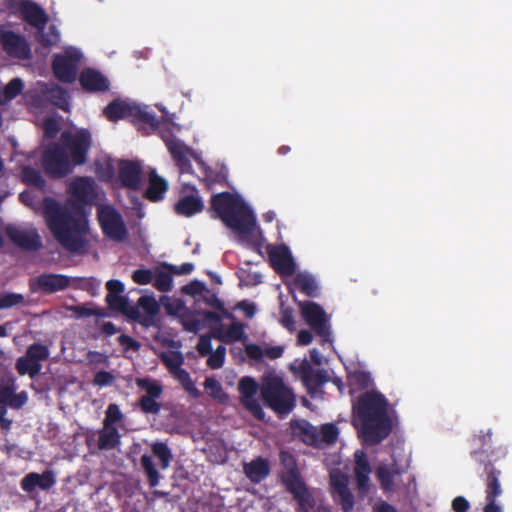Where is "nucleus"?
Here are the masks:
<instances>
[{"mask_svg": "<svg viewBox=\"0 0 512 512\" xmlns=\"http://www.w3.org/2000/svg\"><path fill=\"white\" fill-rule=\"evenodd\" d=\"M472 443L476 447L471 450L470 456L479 466V478L484 483V493L486 504L483 512H504L497 498L503 494L500 482L501 470L497 464L506 458L508 454L507 447L502 444H496L493 440L492 431L481 432L474 435Z\"/></svg>", "mask_w": 512, "mask_h": 512, "instance_id": "nucleus-1", "label": "nucleus"}, {"mask_svg": "<svg viewBox=\"0 0 512 512\" xmlns=\"http://www.w3.org/2000/svg\"><path fill=\"white\" fill-rule=\"evenodd\" d=\"M388 400L377 391L361 394L353 406V425L362 443L375 446L392 432L393 423L388 412Z\"/></svg>", "mask_w": 512, "mask_h": 512, "instance_id": "nucleus-2", "label": "nucleus"}, {"mask_svg": "<svg viewBox=\"0 0 512 512\" xmlns=\"http://www.w3.org/2000/svg\"><path fill=\"white\" fill-rule=\"evenodd\" d=\"M210 210L214 213L212 217L219 218L240 240L260 251L261 242L255 236V215L242 199L230 192L215 194L210 200Z\"/></svg>", "mask_w": 512, "mask_h": 512, "instance_id": "nucleus-3", "label": "nucleus"}, {"mask_svg": "<svg viewBox=\"0 0 512 512\" xmlns=\"http://www.w3.org/2000/svg\"><path fill=\"white\" fill-rule=\"evenodd\" d=\"M43 214L48 228L63 248L72 253L84 249L82 234L87 229L85 220L74 216L68 208L50 197L44 199Z\"/></svg>", "mask_w": 512, "mask_h": 512, "instance_id": "nucleus-4", "label": "nucleus"}, {"mask_svg": "<svg viewBox=\"0 0 512 512\" xmlns=\"http://www.w3.org/2000/svg\"><path fill=\"white\" fill-rule=\"evenodd\" d=\"M279 458L284 467V471L280 474V480L286 491L296 501V511L310 512L315 507L316 501L301 476L295 457L290 452L281 451Z\"/></svg>", "mask_w": 512, "mask_h": 512, "instance_id": "nucleus-5", "label": "nucleus"}, {"mask_svg": "<svg viewBox=\"0 0 512 512\" xmlns=\"http://www.w3.org/2000/svg\"><path fill=\"white\" fill-rule=\"evenodd\" d=\"M264 405L279 416L288 415L296 406V395L279 376L265 378L261 386Z\"/></svg>", "mask_w": 512, "mask_h": 512, "instance_id": "nucleus-6", "label": "nucleus"}, {"mask_svg": "<svg viewBox=\"0 0 512 512\" xmlns=\"http://www.w3.org/2000/svg\"><path fill=\"white\" fill-rule=\"evenodd\" d=\"M42 165L46 174L52 178H63L72 171L67 151L60 142L47 145L43 152Z\"/></svg>", "mask_w": 512, "mask_h": 512, "instance_id": "nucleus-7", "label": "nucleus"}, {"mask_svg": "<svg viewBox=\"0 0 512 512\" xmlns=\"http://www.w3.org/2000/svg\"><path fill=\"white\" fill-rule=\"evenodd\" d=\"M97 220L105 237L115 242H123L128 237V230L122 215L110 205L97 208Z\"/></svg>", "mask_w": 512, "mask_h": 512, "instance_id": "nucleus-8", "label": "nucleus"}, {"mask_svg": "<svg viewBox=\"0 0 512 512\" xmlns=\"http://www.w3.org/2000/svg\"><path fill=\"white\" fill-rule=\"evenodd\" d=\"M60 143L66 151H69L73 166L84 165L87 162L88 152L91 147V135L85 130L71 132L65 130L61 133Z\"/></svg>", "mask_w": 512, "mask_h": 512, "instance_id": "nucleus-9", "label": "nucleus"}, {"mask_svg": "<svg viewBox=\"0 0 512 512\" xmlns=\"http://www.w3.org/2000/svg\"><path fill=\"white\" fill-rule=\"evenodd\" d=\"M299 305L302 318L306 324L317 336L322 338L323 342H330L331 330L329 317L322 306L312 301L301 302Z\"/></svg>", "mask_w": 512, "mask_h": 512, "instance_id": "nucleus-10", "label": "nucleus"}, {"mask_svg": "<svg viewBox=\"0 0 512 512\" xmlns=\"http://www.w3.org/2000/svg\"><path fill=\"white\" fill-rule=\"evenodd\" d=\"M82 54L75 48H69L63 54H56L52 62L55 77L63 83H71L76 79Z\"/></svg>", "mask_w": 512, "mask_h": 512, "instance_id": "nucleus-11", "label": "nucleus"}, {"mask_svg": "<svg viewBox=\"0 0 512 512\" xmlns=\"http://www.w3.org/2000/svg\"><path fill=\"white\" fill-rule=\"evenodd\" d=\"M137 387L146 392L138 401V407L144 414L157 415L161 411V403L157 401L163 393V386L158 380L150 377L136 378Z\"/></svg>", "mask_w": 512, "mask_h": 512, "instance_id": "nucleus-12", "label": "nucleus"}, {"mask_svg": "<svg viewBox=\"0 0 512 512\" xmlns=\"http://www.w3.org/2000/svg\"><path fill=\"white\" fill-rule=\"evenodd\" d=\"M50 351L46 345L33 343L28 346L24 356L16 361V369L20 375L28 374L31 378H35L41 371V362L49 358Z\"/></svg>", "mask_w": 512, "mask_h": 512, "instance_id": "nucleus-13", "label": "nucleus"}, {"mask_svg": "<svg viewBox=\"0 0 512 512\" xmlns=\"http://www.w3.org/2000/svg\"><path fill=\"white\" fill-rule=\"evenodd\" d=\"M204 210V202L198 189L189 183L181 185L179 199L174 204V212L179 216L192 217Z\"/></svg>", "mask_w": 512, "mask_h": 512, "instance_id": "nucleus-14", "label": "nucleus"}, {"mask_svg": "<svg viewBox=\"0 0 512 512\" xmlns=\"http://www.w3.org/2000/svg\"><path fill=\"white\" fill-rule=\"evenodd\" d=\"M71 284L70 277L63 274L42 273L36 278L30 279L29 288L32 292L53 294L66 290Z\"/></svg>", "mask_w": 512, "mask_h": 512, "instance_id": "nucleus-15", "label": "nucleus"}, {"mask_svg": "<svg viewBox=\"0 0 512 512\" xmlns=\"http://www.w3.org/2000/svg\"><path fill=\"white\" fill-rule=\"evenodd\" d=\"M5 232L10 241L23 250L37 251L42 248V241L36 230H25L15 225H8Z\"/></svg>", "mask_w": 512, "mask_h": 512, "instance_id": "nucleus-16", "label": "nucleus"}, {"mask_svg": "<svg viewBox=\"0 0 512 512\" xmlns=\"http://www.w3.org/2000/svg\"><path fill=\"white\" fill-rule=\"evenodd\" d=\"M271 267L280 275L292 276L296 270L293 257L285 245L271 247L268 250Z\"/></svg>", "mask_w": 512, "mask_h": 512, "instance_id": "nucleus-17", "label": "nucleus"}, {"mask_svg": "<svg viewBox=\"0 0 512 512\" xmlns=\"http://www.w3.org/2000/svg\"><path fill=\"white\" fill-rule=\"evenodd\" d=\"M238 389L241 394V403L255 418L262 420L265 413L255 398L258 389L257 382L251 377H244L240 380Z\"/></svg>", "mask_w": 512, "mask_h": 512, "instance_id": "nucleus-18", "label": "nucleus"}, {"mask_svg": "<svg viewBox=\"0 0 512 512\" xmlns=\"http://www.w3.org/2000/svg\"><path fill=\"white\" fill-rule=\"evenodd\" d=\"M354 477L360 497H365L370 490V473L372 472L367 454L363 450H357L354 454Z\"/></svg>", "mask_w": 512, "mask_h": 512, "instance_id": "nucleus-19", "label": "nucleus"}, {"mask_svg": "<svg viewBox=\"0 0 512 512\" xmlns=\"http://www.w3.org/2000/svg\"><path fill=\"white\" fill-rule=\"evenodd\" d=\"M18 10L21 18L29 25L35 27L37 31L45 29L49 16L40 5L31 0H22L18 5Z\"/></svg>", "mask_w": 512, "mask_h": 512, "instance_id": "nucleus-20", "label": "nucleus"}, {"mask_svg": "<svg viewBox=\"0 0 512 512\" xmlns=\"http://www.w3.org/2000/svg\"><path fill=\"white\" fill-rule=\"evenodd\" d=\"M302 382L306 386L308 393L313 395L317 390L329 381V376L324 369H314L313 366L304 360L298 368Z\"/></svg>", "mask_w": 512, "mask_h": 512, "instance_id": "nucleus-21", "label": "nucleus"}, {"mask_svg": "<svg viewBox=\"0 0 512 512\" xmlns=\"http://www.w3.org/2000/svg\"><path fill=\"white\" fill-rule=\"evenodd\" d=\"M56 482L57 480L55 472L53 470L47 469L41 474L36 472H30L26 474L22 478L20 486L24 492L31 494L37 488L43 491H48L56 484Z\"/></svg>", "mask_w": 512, "mask_h": 512, "instance_id": "nucleus-22", "label": "nucleus"}, {"mask_svg": "<svg viewBox=\"0 0 512 512\" xmlns=\"http://www.w3.org/2000/svg\"><path fill=\"white\" fill-rule=\"evenodd\" d=\"M68 193L79 204H91L96 199L94 180L90 177H76L70 182Z\"/></svg>", "mask_w": 512, "mask_h": 512, "instance_id": "nucleus-23", "label": "nucleus"}, {"mask_svg": "<svg viewBox=\"0 0 512 512\" xmlns=\"http://www.w3.org/2000/svg\"><path fill=\"white\" fill-rule=\"evenodd\" d=\"M3 49L12 57L29 59L31 50L26 39L13 31H6L0 37Z\"/></svg>", "mask_w": 512, "mask_h": 512, "instance_id": "nucleus-24", "label": "nucleus"}, {"mask_svg": "<svg viewBox=\"0 0 512 512\" xmlns=\"http://www.w3.org/2000/svg\"><path fill=\"white\" fill-rule=\"evenodd\" d=\"M119 179L126 188L137 190L140 188L142 179V167L137 161L122 160L119 163Z\"/></svg>", "mask_w": 512, "mask_h": 512, "instance_id": "nucleus-25", "label": "nucleus"}, {"mask_svg": "<svg viewBox=\"0 0 512 512\" xmlns=\"http://www.w3.org/2000/svg\"><path fill=\"white\" fill-rule=\"evenodd\" d=\"M167 148L180 173H192V165L189 157L193 155V150L179 140H170L167 142Z\"/></svg>", "mask_w": 512, "mask_h": 512, "instance_id": "nucleus-26", "label": "nucleus"}, {"mask_svg": "<svg viewBox=\"0 0 512 512\" xmlns=\"http://www.w3.org/2000/svg\"><path fill=\"white\" fill-rule=\"evenodd\" d=\"M38 98L42 104L48 102L62 110H67L69 107V97L66 90L54 84H43Z\"/></svg>", "mask_w": 512, "mask_h": 512, "instance_id": "nucleus-27", "label": "nucleus"}, {"mask_svg": "<svg viewBox=\"0 0 512 512\" xmlns=\"http://www.w3.org/2000/svg\"><path fill=\"white\" fill-rule=\"evenodd\" d=\"M81 87L88 92H105L109 89V80L99 71L85 68L79 76Z\"/></svg>", "mask_w": 512, "mask_h": 512, "instance_id": "nucleus-28", "label": "nucleus"}, {"mask_svg": "<svg viewBox=\"0 0 512 512\" xmlns=\"http://www.w3.org/2000/svg\"><path fill=\"white\" fill-rule=\"evenodd\" d=\"M243 471L252 483H260L270 474L271 467L267 459L258 456L251 462L244 463Z\"/></svg>", "mask_w": 512, "mask_h": 512, "instance_id": "nucleus-29", "label": "nucleus"}, {"mask_svg": "<svg viewBox=\"0 0 512 512\" xmlns=\"http://www.w3.org/2000/svg\"><path fill=\"white\" fill-rule=\"evenodd\" d=\"M167 190V181L157 175L155 171H152L149 177L147 189L145 191V197L152 202H158L163 199Z\"/></svg>", "mask_w": 512, "mask_h": 512, "instance_id": "nucleus-30", "label": "nucleus"}, {"mask_svg": "<svg viewBox=\"0 0 512 512\" xmlns=\"http://www.w3.org/2000/svg\"><path fill=\"white\" fill-rule=\"evenodd\" d=\"M166 310L168 314L175 315L179 310H182L180 313V321L183 325L184 330L197 333L200 330V320L197 319L187 308H185L182 304H178L176 309L172 307V305H167Z\"/></svg>", "mask_w": 512, "mask_h": 512, "instance_id": "nucleus-31", "label": "nucleus"}, {"mask_svg": "<svg viewBox=\"0 0 512 512\" xmlns=\"http://www.w3.org/2000/svg\"><path fill=\"white\" fill-rule=\"evenodd\" d=\"M120 445V434L117 427H105L99 431L98 448L113 450Z\"/></svg>", "mask_w": 512, "mask_h": 512, "instance_id": "nucleus-32", "label": "nucleus"}, {"mask_svg": "<svg viewBox=\"0 0 512 512\" xmlns=\"http://www.w3.org/2000/svg\"><path fill=\"white\" fill-rule=\"evenodd\" d=\"M293 285L308 297H316L318 295L317 282L314 277L308 273H298L294 277Z\"/></svg>", "mask_w": 512, "mask_h": 512, "instance_id": "nucleus-33", "label": "nucleus"}, {"mask_svg": "<svg viewBox=\"0 0 512 512\" xmlns=\"http://www.w3.org/2000/svg\"><path fill=\"white\" fill-rule=\"evenodd\" d=\"M130 104L122 100H113L105 107L104 115L110 121L128 118V113L131 112Z\"/></svg>", "mask_w": 512, "mask_h": 512, "instance_id": "nucleus-34", "label": "nucleus"}, {"mask_svg": "<svg viewBox=\"0 0 512 512\" xmlns=\"http://www.w3.org/2000/svg\"><path fill=\"white\" fill-rule=\"evenodd\" d=\"M130 108L131 112L128 113V118H131L132 121L149 125L152 129L157 128L159 121L154 114L136 104H130Z\"/></svg>", "mask_w": 512, "mask_h": 512, "instance_id": "nucleus-35", "label": "nucleus"}, {"mask_svg": "<svg viewBox=\"0 0 512 512\" xmlns=\"http://www.w3.org/2000/svg\"><path fill=\"white\" fill-rule=\"evenodd\" d=\"M173 273L166 269L156 268L153 278V286L162 293L170 292L173 288Z\"/></svg>", "mask_w": 512, "mask_h": 512, "instance_id": "nucleus-36", "label": "nucleus"}, {"mask_svg": "<svg viewBox=\"0 0 512 512\" xmlns=\"http://www.w3.org/2000/svg\"><path fill=\"white\" fill-rule=\"evenodd\" d=\"M153 455L159 460L161 469H167L173 459L172 451L164 442H155L152 447Z\"/></svg>", "mask_w": 512, "mask_h": 512, "instance_id": "nucleus-37", "label": "nucleus"}, {"mask_svg": "<svg viewBox=\"0 0 512 512\" xmlns=\"http://www.w3.org/2000/svg\"><path fill=\"white\" fill-rule=\"evenodd\" d=\"M141 466L148 478L149 485L155 487L159 484L160 475L157 471L153 459L148 454H143L140 458Z\"/></svg>", "mask_w": 512, "mask_h": 512, "instance_id": "nucleus-38", "label": "nucleus"}, {"mask_svg": "<svg viewBox=\"0 0 512 512\" xmlns=\"http://www.w3.org/2000/svg\"><path fill=\"white\" fill-rule=\"evenodd\" d=\"M204 387L208 395L213 399L218 400L221 403H225L228 400V395L224 392L217 379L207 377L204 382Z\"/></svg>", "mask_w": 512, "mask_h": 512, "instance_id": "nucleus-39", "label": "nucleus"}, {"mask_svg": "<svg viewBox=\"0 0 512 512\" xmlns=\"http://www.w3.org/2000/svg\"><path fill=\"white\" fill-rule=\"evenodd\" d=\"M24 83L20 78H13L2 89V104H5L16 98L23 90Z\"/></svg>", "mask_w": 512, "mask_h": 512, "instance_id": "nucleus-40", "label": "nucleus"}, {"mask_svg": "<svg viewBox=\"0 0 512 512\" xmlns=\"http://www.w3.org/2000/svg\"><path fill=\"white\" fill-rule=\"evenodd\" d=\"M376 477L383 490H392L394 484V473L387 465L382 464L376 468Z\"/></svg>", "mask_w": 512, "mask_h": 512, "instance_id": "nucleus-41", "label": "nucleus"}, {"mask_svg": "<svg viewBox=\"0 0 512 512\" xmlns=\"http://www.w3.org/2000/svg\"><path fill=\"white\" fill-rule=\"evenodd\" d=\"M71 310L74 312L77 318H86L90 316L103 318L107 316V313L103 309L92 307L87 304L73 306Z\"/></svg>", "mask_w": 512, "mask_h": 512, "instance_id": "nucleus-42", "label": "nucleus"}, {"mask_svg": "<svg viewBox=\"0 0 512 512\" xmlns=\"http://www.w3.org/2000/svg\"><path fill=\"white\" fill-rule=\"evenodd\" d=\"M60 35L55 25L49 27V32L38 31V42L45 48H50L56 45L59 41Z\"/></svg>", "mask_w": 512, "mask_h": 512, "instance_id": "nucleus-43", "label": "nucleus"}, {"mask_svg": "<svg viewBox=\"0 0 512 512\" xmlns=\"http://www.w3.org/2000/svg\"><path fill=\"white\" fill-rule=\"evenodd\" d=\"M331 494L333 498L336 495L349 489L347 477L341 473H332L330 475Z\"/></svg>", "mask_w": 512, "mask_h": 512, "instance_id": "nucleus-44", "label": "nucleus"}, {"mask_svg": "<svg viewBox=\"0 0 512 512\" xmlns=\"http://www.w3.org/2000/svg\"><path fill=\"white\" fill-rule=\"evenodd\" d=\"M122 418H123V414H122L119 406L115 403H111L108 405L107 410L105 412L103 426L116 427L114 424L120 422L122 420Z\"/></svg>", "mask_w": 512, "mask_h": 512, "instance_id": "nucleus-45", "label": "nucleus"}, {"mask_svg": "<svg viewBox=\"0 0 512 512\" xmlns=\"http://www.w3.org/2000/svg\"><path fill=\"white\" fill-rule=\"evenodd\" d=\"M25 298L22 294L6 292L0 295V309H8L14 306L22 305Z\"/></svg>", "mask_w": 512, "mask_h": 512, "instance_id": "nucleus-46", "label": "nucleus"}, {"mask_svg": "<svg viewBox=\"0 0 512 512\" xmlns=\"http://www.w3.org/2000/svg\"><path fill=\"white\" fill-rule=\"evenodd\" d=\"M208 355V367H210L211 369H220L224 365L226 348L225 346L220 345L216 348V350H212V352L209 353Z\"/></svg>", "mask_w": 512, "mask_h": 512, "instance_id": "nucleus-47", "label": "nucleus"}, {"mask_svg": "<svg viewBox=\"0 0 512 512\" xmlns=\"http://www.w3.org/2000/svg\"><path fill=\"white\" fill-rule=\"evenodd\" d=\"M301 439L308 445H314L319 440L317 429L308 422H305L299 427Z\"/></svg>", "mask_w": 512, "mask_h": 512, "instance_id": "nucleus-48", "label": "nucleus"}, {"mask_svg": "<svg viewBox=\"0 0 512 512\" xmlns=\"http://www.w3.org/2000/svg\"><path fill=\"white\" fill-rule=\"evenodd\" d=\"M204 292H205V294L203 296V299H204V302L208 306H210L218 311H221L222 313H224L226 315V317H231V318L233 317V315L231 313L226 311L223 301L220 300L215 293L211 292L207 288Z\"/></svg>", "mask_w": 512, "mask_h": 512, "instance_id": "nucleus-49", "label": "nucleus"}, {"mask_svg": "<svg viewBox=\"0 0 512 512\" xmlns=\"http://www.w3.org/2000/svg\"><path fill=\"white\" fill-rule=\"evenodd\" d=\"M280 323L284 328H286L290 332H293L296 329L294 311L291 307L281 305Z\"/></svg>", "mask_w": 512, "mask_h": 512, "instance_id": "nucleus-50", "label": "nucleus"}, {"mask_svg": "<svg viewBox=\"0 0 512 512\" xmlns=\"http://www.w3.org/2000/svg\"><path fill=\"white\" fill-rule=\"evenodd\" d=\"M138 306L151 315H158L160 311V306L153 296H141L138 299Z\"/></svg>", "mask_w": 512, "mask_h": 512, "instance_id": "nucleus-51", "label": "nucleus"}, {"mask_svg": "<svg viewBox=\"0 0 512 512\" xmlns=\"http://www.w3.org/2000/svg\"><path fill=\"white\" fill-rule=\"evenodd\" d=\"M132 280L139 285H148L153 283L154 272L148 268H140L133 271Z\"/></svg>", "mask_w": 512, "mask_h": 512, "instance_id": "nucleus-52", "label": "nucleus"}, {"mask_svg": "<svg viewBox=\"0 0 512 512\" xmlns=\"http://www.w3.org/2000/svg\"><path fill=\"white\" fill-rule=\"evenodd\" d=\"M244 338V326L242 323L234 322L226 330V343L231 344Z\"/></svg>", "mask_w": 512, "mask_h": 512, "instance_id": "nucleus-53", "label": "nucleus"}, {"mask_svg": "<svg viewBox=\"0 0 512 512\" xmlns=\"http://www.w3.org/2000/svg\"><path fill=\"white\" fill-rule=\"evenodd\" d=\"M162 361L171 373L181 369L184 362V358L181 353L175 352L171 355H163Z\"/></svg>", "mask_w": 512, "mask_h": 512, "instance_id": "nucleus-54", "label": "nucleus"}, {"mask_svg": "<svg viewBox=\"0 0 512 512\" xmlns=\"http://www.w3.org/2000/svg\"><path fill=\"white\" fill-rule=\"evenodd\" d=\"M106 302L111 310L123 313L127 308L128 298L122 295H106Z\"/></svg>", "mask_w": 512, "mask_h": 512, "instance_id": "nucleus-55", "label": "nucleus"}, {"mask_svg": "<svg viewBox=\"0 0 512 512\" xmlns=\"http://www.w3.org/2000/svg\"><path fill=\"white\" fill-rule=\"evenodd\" d=\"M333 499L340 504L344 512H350L354 507V496L350 489L337 494L336 498Z\"/></svg>", "mask_w": 512, "mask_h": 512, "instance_id": "nucleus-56", "label": "nucleus"}, {"mask_svg": "<svg viewBox=\"0 0 512 512\" xmlns=\"http://www.w3.org/2000/svg\"><path fill=\"white\" fill-rule=\"evenodd\" d=\"M338 428L332 424H324L321 427V439L327 444H333L338 438Z\"/></svg>", "mask_w": 512, "mask_h": 512, "instance_id": "nucleus-57", "label": "nucleus"}, {"mask_svg": "<svg viewBox=\"0 0 512 512\" xmlns=\"http://www.w3.org/2000/svg\"><path fill=\"white\" fill-rule=\"evenodd\" d=\"M43 131L45 138L53 139L59 133L60 125L56 119L48 117L43 121Z\"/></svg>", "mask_w": 512, "mask_h": 512, "instance_id": "nucleus-58", "label": "nucleus"}, {"mask_svg": "<svg viewBox=\"0 0 512 512\" xmlns=\"http://www.w3.org/2000/svg\"><path fill=\"white\" fill-rule=\"evenodd\" d=\"M161 267L175 275H188L194 270V264L190 262L183 263L180 266L164 262Z\"/></svg>", "mask_w": 512, "mask_h": 512, "instance_id": "nucleus-59", "label": "nucleus"}, {"mask_svg": "<svg viewBox=\"0 0 512 512\" xmlns=\"http://www.w3.org/2000/svg\"><path fill=\"white\" fill-rule=\"evenodd\" d=\"M181 290L182 293L195 297L204 293L206 290V285L201 281L193 280L190 283L184 285Z\"/></svg>", "mask_w": 512, "mask_h": 512, "instance_id": "nucleus-60", "label": "nucleus"}, {"mask_svg": "<svg viewBox=\"0 0 512 512\" xmlns=\"http://www.w3.org/2000/svg\"><path fill=\"white\" fill-rule=\"evenodd\" d=\"M16 391V386L13 381L6 384H0V405L7 406L12 394Z\"/></svg>", "mask_w": 512, "mask_h": 512, "instance_id": "nucleus-61", "label": "nucleus"}, {"mask_svg": "<svg viewBox=\"0 0 512 512\" xmlns=\"http://www.w3.org/2000/svg\"><path fill=\"white\" fill-rule=\"evenodd\" d=\"M115 377L111 372L101 370L97 372L93 379V384L99 387L110 386L114 382Z\"/></svg>", "mask_w": 512, "mask_h": 512, "instance_id": "nucleus-62", "label": "nucleus"}, {"mask_svg": "<svg viewBox=\"0 0 512 512\" xmlns=\"http://www.w3.org/2000/svg\"><path fill=\"white\" fill-rule=\"evenodd\" d=\"M211 339L208 334L200 336L196 349L201 356H206L212 352Z\"/></svg>", "mask_w": 512, "mask_h": 512, "instance_id": "nucleus-63", "label": "nucleus"}, {"mask_svg": "<svg viewBox=\"0 0 512 512\" xmlns=\"http://www.w3.org/2000/svg\"><path fill=\"white\" fill-rule=\"evenodd\" d=\"M28 400V395L26 391H21L20 393H16V391L12 394L10 401L7 406L12 409H20L22 408Z\"/></svg>", "mask_w": 512, "mask_h": 512, "instance_id": "nucleus-64", "label": "nucleus"}]
</instances>
